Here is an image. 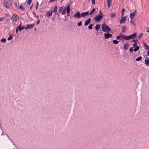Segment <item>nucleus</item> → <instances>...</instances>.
<instances>
[{
	"mask_svg": "<svg viewBox=\"0 0 149 149\" xmlns=\"http://www.w3.org/2000/svg\"><path fill=\"white\" fill-rule=\"evenodd\" d=\"M133 45L134 48L136 47L137 46V43L135 42L133 44Z\"/></svg>",
	"mask_w": 149,
	"mask_h": 149,
	"instance_id": "obj_36",
	"label": "nucleus"
},
{
	"mask_svg": "<svg viewBox=\"0 0 149 149\" xmlns=\"http://www.w3.org/2000/svg\"><path fill=\"white\" fill-rule=\"evenodd\" d=\"M6 40V39L5 38H2L1 40V42H5Z\"/></svg>",
	"mask_w": 149,
	"mask_h": 149,
	"instance_id": "obj_34",
	"label": "nucleus"
},
{
	"mask_svg": "<svg viewBox=\"0 0 149 149\" xmlns=\"http://www.w3.org/2000/svg\"><path fill=\"white\" fill-rule=\"evenodd\" d=\"M120 38H122L123 39L127 40V36H125L122 33L120 34Z\"/></svg>",
	"mask_w": 149,
	"mask_h": 149,
	"instance_id": "obj_18",
	"label": "nucleus"
},
{
	"mask_svg": "<svg viewBox=\"0 0 149 149\" xmlns=\"http://www.w3.org/2000/svg\"><path fill=\"white\" fill-rule=\"evenodd\" d=\"M139 49V46H137L134 49H133V51L134 52L137 51Z\"/></svg>",
	"mask_w": 149,
	"mask_h": 149,
	"instance_id": "obj_25",
	"label": "nucleus"
},
{
	"mask_svg": "<svg viewBox=\"0 0 149 149\" xmlns=\"http://www.w3.org/2000/svg\"><path fill=\"white\" fill-rule=\"evenodd\" d=\"M14 5V6H15V7L17 9L19 8H18V7L17 6V4L16 3H15Z\"/></svg>",
	"mask_w": 149,
	"mask_h": 149,
	"instance_id": "obj_41",
	"label": "nucleus"
},
{
	"mask_svg": "<svg viewBox=\"0 0 149 149\" xmlns=\"http://www.w3.org/2000/svg\"><path fill=\"white\" fill-rule=\"evenodd\" d=\"M7 136L8 137V139H9V137H8V136L7 135Z\"/></svg>",
	"mask_w": 149,
	"mask_h": 149,
	"instance_id": "obj_62",
	"label": "nucleus"
},
{
	"mask_svg": "<svg viewBox=\"0 0 149 149\" xmlns=\"http://www.w3.org/2000/svg\"><path fill=\"white\" fill-rule=\"evenodd\" d=\"M32 0H28L27 4L28 5H29L31 3Z\"/></svg>",
	"mask_w": 149,
	"mask_h": 149,
	"instance_id": "obj_38",
	"label": "nucleus"
},
{
	"mask_svg": "<svg viewBox=\"0 0 149 149\" xmlns=\"http://www.w3.org/2000/svg\"><path fill=\"white\" fill-rule=\"evenodd\" d=\"M12 38V36L10 35L7 38V39L8 40H10Z\"/></svg>",
	"mask_w": 149,
	"mask_h": 149,
	"instance_id": "obj_37",
	"label": "nucleus"
},
{
	"mask_svg": "<svg viewBox=\"0 0 149 149\" xmlns=\"http://www.w3.org/2000/svg\"><path fill=\"white\" fill-rule=\"evenodd\" d=\"M66 8H65L63 9L62 12L61 13L62 15H64L66 14L65 10H66Z\"/></svg>",
	"mask_w": 149,
	"mask_h": 149,
	"instance_id": "obj_27",
	"label": "nucleus"
},
{
	"mask_svg": "<svg viewBox=\"0 0 149 149\" xmlns=\"http://www.w3.org/2000/svg\"><path fill=\"white\" fill-rule=\"evenodd\" d=\"M58 10V8L57 7V6H55L54 8L53 9V12L55 13Z\"/></svg>",
	"mask_w": 149,
	"mask_h": 149,
	"instance_id": "obj_21",
	"label": "nucleus"
},
{
	"mask_svg": "<svg viewBox=\"0 0 149 149\" xmlns=\"http://www.w3.org/2000/svg\"><path fill=\"white\" fill-rule=\"evenodd\" d=\"M3 134V133H2L1 135Z\"/></svg>",
	"mask_w": 149,
	"mask_h": 149,
	"instance_id": "obj_63",
	"label": "nucleus"
},
{
	"mask_svg": "<svg viewBox=\"0 0 149 149\" xmlns=\"http://www.w3.org/2000/svg\"><path fill=\"white\" fill-rule=\"evenodd\" d=\"M22 5L23 4H22L20 5V7H19V8L21 10H25V8L24 7H22Z\"/></svg>",
	"mask_w": 149,
	"mask_h": 149,
	"instance_id": "obj_32",
	"label": "nucleus"
},
{
	"mask_svg": "<svg viewBox=\"0 0 149 149\" xmlns=\"http://www.w3.org/2000/svg\"><path fill=\"white\" fill-rule=\"evenodd\" d=\"M33 6V4H32V5L30 7V10H31L32 9Z\"/></svg>",
	"mask_w": 149,
	"mask_h": 149,
	"instance_id": "obj_53",
	"label": "nucleus"
},
{
	"mask_svg": "<svg viewBox=\"0 0 149 149\" xmlns=\"http://www.w3.org/2000/svg\"><path fill=\"white\" fill-rule=\"evenodd\" d=\"M126 29V26H123L122 28V32L124 33L125 32Z\"/></svg>",
	"mask_w": 149,
	"mask_h": 149,
	"instance_id": "obj_22",
	"label": "nucleus"
},
{
	"mask_svg": "<svg viewBox=\"0 0 149 149\" xmlns=\"http://www.w3.org/2000/svg\"><path fill=\"white\" fill-rule=\"evenodd\" d=\"M95 11V9L94 8H93L92 10L89 13L90 15L92 14Z\"/></svg>",
	"mask_w": 149,
	"mask_h": 149,
	"instance_id": "obj_31",
	"label": "nucleus"
},
{
	"mask_svg": "<svg viewBox=\"0 0 149 149\" xmlns=\"http://www.w3.org/2000/svg\"><path fill=\"white\" fill-rule=\"evenodd\" d=\"M103 17V16L102 15H97L93 18V19L97 21L98 22L100 21Z\"/></svg>",
	"mask_w": 149,
	"mask_h": 149,
	"instance_id": "obj_3",
	"label": "nucleus"
},
{
	"mask_svg": "<svg viewBox=\"0 0 149 149\" xmlns=\"http://www.w3.org/2000/svg\"><path fill=\"white\" fill-rule=\"evenodd\" d=\"M36 8L37 10V8L38 7V1H37L36 4Z\"/></svg>",
	"mask_w": 149,
	"mask_h": 149,
	"instance_id": "obj_42",
	"label": "nucleus"
},
{
	"mask_svg": "<svg viewBox=\"0 0 149 149\" xmlns=\"http://www.w3.org/2000/svg\"><path fill=\"white\" fill-rule=\"evenodd\" d=\"M135 15L134 12L131 13L130 14V16L131 19H132Z\"/></svg>",
	"mask_w": 149,
	"mask_h": 149,
	"instance_id": "obj_19",
	"label": "nucleus"
},
{
	"mask_svg": "<svg viewBox=\"0 0 149 149\" xmlns=\"http://www.w3.org/2000/svg\"><path fill=\"white\" fill-rule=\"evenodd\" d=\"M55 13L54 15H58L59 13H58V12H57V11L55 13Z\"/></svg>",
	"mask_w": 149,
	"mask_h": 149,
	"instance_id": "obj_50",
	"label": "nucleus"
},
{
	"mask_svg": "<svg viewBox=\"0 0 149 149\" xmlns=\"http://www.w3.org/2000/svg\"><path fill=\"white\" fill-rule=\"evenodd\" d=\"M112 35L111 34L108 33H104V38L106 39H108L109 38H111Z\"/></svg>",
	"mask_w": 149,
	"mask_h": 149,
	"instance_id": "obj_5",
	"label": "nucleus"
},
{
	"mask_svg": "<svg viewBox=\"0 0 149 149\" xmlns=\"http://www.w3.org/2000/svg\"><path fill=\"white\" fill-rule=\"evenodd\" d=\"M120 38V35L116 37L117 39H119Z\"/></svg>",
	"mask_w": 149,
	"mask_h": 149,
	"instance_id": "obj_46",
	"label": "nucleus"
},
{
	"mask_svg": "<svg viewBox=\"0 0 149 149\" xmlns=\"http://www.w3.org/2000/svg\"><path fill=\"white\" fill-rule=\"evenodd\" d=\"M100 25L98 24H97L95 27V29L96 30L98 31L99 30V29H100Z\"/></svg>",
	"mask_w": 149,
	"mask_h": 149,
	"instance_id": "obj_23",
	"label": "nucleus"
},
{
	"mask_svg": "<svg viewBox=\"0 0 149 149\" xmlns=\"http://www.w3.org/2000/svg\"><path fill=\"white\" fill-rule=\"evenodd\" d=\"M131 23H132L134 24V22H132L131 21V20L130 22Z\"/></svg>",
	"mask_w": 149,
	"mask_h": 149,
	"instance_id": "obj_60",
	"label": "nucleus"
},
{
	"mask_svg": "<svg viewBox=\"0 0 149 149\" xmlns=\"http://www.w3.org/2000/svg\"><path fill=\"white\" fill-rule=\"evenodd\" d=\"M113 43L115 44H117L118 43L119 41L116 40H113Z\"/></svg>",
	"mask_w": 149,
	"mask_h": 149,
	"instance_id": "obj_26",
	"label": "nucleus"
},
{
	"mask_svg": "<svg viewBox=\"0 0 149 149\" xmlns=\"http://www.w3.org/2000/svg\"><path fill=\"white\" fill-rule=\"evenodd\" d=\"M12 17L13 20L15 22H16L19 19V16L15 14H13Z\"/></svg>",
	"mask_w": 149,
	"mask_h": 149,
	"instance_id": "obj_6",
	"label": "nucleus"
},
{
	"mask_svg": "<svg viewBox=\"0 0 149 149\" xmlns=\"http://www.w3.org/2000/svg\"><path fill=\"white\" fill-rule=\"evenodd\" d=\"M107 6L109 8H110L111 6V0H107Z\"/></svg>",
	"mask_w": 149,
	"mask_h": 149,
	"instance_id": "obj_16",
	"label": "nucleus"
},
{
	"mask_svg": "<svg viewBox=\"0 0 149 149\" xmlns=\"http://www.w3.org/2000/svg\"><path fill=\"white\" fill-rule=\"evenodd\" d=\"M53 10H51L50 11H48L46 13L45 15V17H49L52 16V14Z\"/></svg>",
	"mask_w": 149,
	"mask_h": 149,
	"instance_id": "obj_8",
	"label": "nucleus"
},
{
	"mask_svg": "<svg viewBox=\"0 0 149 149\" xmlns=\"http://www.w3.org/2000/svg\"><path fill=\"white\" fill-rule=\"evenodd\" d=\"M63 9V7H60L59 9L58 10V12L59 14L61 13Z\"/></svg>",
	"mask_w": 149,
	"mask_h": 149,
	"instance_id": "obj_24",
	"label": "nucleus"
},
{
	"mask_svg": "<svg viewBox=\"0 0 149 149\" xmlns=\"http://www.w3.org/2000/svg\"><path fill=\"white\" fill-rule=\"evenodd\" d=\"M12 4V1L11 0H4L3 4L6 8L8 9L10 8Z\"/></svg>",
	"mask_w": 149,
	"mask_h": 149,
	"instance_id": "obj_1",
	"label": "nucleus"
},
{
	"mask_svg": "<svg viewBox=\"0 0 149 149\" xmlns=\"http://www.w3.org/2000/svg\"><path fill=\"white\" fill-rule=\"evenodd\" d=\"M91 21V19L90 18H88L87 20H86L84 23V25L85 26L88 25L90 22Z\"/></svg>",
	"mask_w": 149,
	"mask_h": 149,
	"instance_id": "obj_12",
	"label": "nucleus"
},
{
	"mask_svg": "<svg viewBox=\"0 0 149 149\" xmlns=\"http://www.w3.org/2000/svg\"><path fill=\"white\" fill-rule=\"evenodd\" d=\"M14 149H18L17 148H14Z\"/></svg>",
	"mask_w": 149,
	"mask_h": 149,
	"instance_id": "obj_61",
	"label": "nucleus"
},
{
	"mask_svg": "<svg viewBox=\"0 0 149 149\" xmlns=\"http://www.w3.org/2000/svg\"><path fill=\"white\" fill-rule=\"evenodd\" d=\"M73 17L77 18H80L81 17V13L79 12H77L74 15Z\"/></svg>",
	"mask_w": 149,
	"mask_h": 149,
	"instance_id": "obj_7",
	"label": "nucleus"
},
{
	"mask_svg": "<svg viewBox=\"0 0 149 149\" xmlns=\"http://www.w3.org/2000/svg\"><path fill=\"white\" fill-rule=\"evenodd\" d=\"M133 51V48L132 47H131L129 49V51L130 52H132Z\"/></svg>",
	"mask_w": 149,
	"mask_h": 149,
	"instance_id": "obj_40",
	"label": "nucleus"
},
{
	"mask_svg": "<svg viewBox=\"0 0 149 149\" xmlns=\"http://www.w3.org/2000/svg\"><path fill=\"white\" fill-rule=\"evenodd\" d=\"M147 32L149 33V27H148V29L147 31Z\"/></svg>",
	"mask_w": 149,
	"mask_h": 149,
	"instance_id": "obj_57",
	"label": "nucleus"
},
{
	"mask_svg": "<svg viewBox=\"0 0 149 149\" xmlns=\"http://www.w3.org/2000/svg\"><path fill=\"white\" fill-rule=\"evenodd\" d=\"M64 17H65V19H64V20L65 21H66V20H67V17H66V16H65Z\"/></svg>",
	"mask_w": 149,
	"mask_h": 149,
	"instance_id": "obj_54",
	"label": "nucleus"
},
{
	"mask_svg": "<svg viewBox=\"0 0 149 149\" xmlns=\"http://www.w3.org/2000/svg\"><path fill=\"white\" fill-rule=\"evenodd\" d=\"M125 11V9L124 8H123L122 9V12L124 13V11Z\"/></svg>",
	"mask_w": 149,
	"mask_h": 149,
	"instance_id": "obj_52",
	"label": "nucleus"
},
{
	"mask_svg": "<svg viewBox=\"0 0 149 149\" xmlns=\"http://www.w3.org/2000/svg\"><path fill=\"white\" fill-rule=\"evenodd\" d=\"M39 22H40V20H38V22H37V24H38L39 23Z\"/></svg>",
	"mask_w": 149,
	"mask_h": 149,
	"instance_id": "obj_56",
	"label": "nucleus"
},
{
	"mask_svg": "<svg viewBox=\"0 0 149 149\" xmlns=\"http://www.w3.org/2000/svg\"><path fill=\"white\" fill-rule=\"evenodd\" d=\"M18 27H17L16 28V33H17L18 32V30H19V29H18Z\"/></svg>",
	"mask_w": 149,
	"mask_h": 149,
	"instance_id": "obj_44",
	"label": "nucleus"
},
{
	"mask_svg": "<svg viewBox=\"0 0 149 149\" xmlns=\"http://www.w3.org/2000/svg\"><path fill=\"white\" fill-rule=\"evenodd\" d=\"M136 32L134 33L132 35L129 36H127V40L130 39H133L135 38L136 36Z\"/></svg>",
	"mask_w": 149,
	"mask_h": 149,
	"instance_id": "obj_4",
	"label": "nucleus"
},
{
	"mask_svg": "<svg viewBox=\"0 0 149 149\" xmlns=\"http://www.w3.org/2000/svg\"><path fill=\"white\" fill-rule=\"evenodd\" d=\"M65 8L67 13V14L69 13H70V5H68V6H67Z\"/></svg>",
	"mask_w": 149,
	"mask_h": 149,
	"instance_id": "obj_13",
	"label": "nucleus"
},
{
	"mask_svg": "<svg viewBox=\"0 0 149 149\" xmlns=\"http://www.w3.org/2000/svg\"><path fill=\"white\" fill-rule=\"evenodd\" d=\"M22 24V22H21L19 26L17 27H21Z\"/></svg>",
	"mask_w": 149,
	"mask_h": 149,
	"instance_id": "obj_47",
	"label": "nucleus"
},
{
	"mask_svg": "<svg viewBox=\"0 0 149 149\" xmlns=\"http://www.w3.org/2000/svg\"><path fill=\"white\" fill-rule=\"evenodd\" d=\"M98 15H102V16H103V14H102V11L100 10L99 11V14Z\"/></svg>",
	"mask_w": 149,
	"mask_h": 149,
	"instance_id": "obj_43",
	"label": "nucleus"
},
{
	"mask_svg": "<svg viewBox=\"0 0 149 149\" xmlns=\"http://www.w3.org/2000/svg\"><path fill=\"white\" fill-rule=\"evenodd\" d=\"M137 41V40H132L131 41V42H136Z\"/></svg>",
	"mask_w": 149,
	"mask_h": 149,
	"instance_id": "obj_51",
	"label": "nucleus"
},
{
	"mask_svg": "<svg viewBox=\"0 0 149 149\" xmlns=\"http://www.w3.org/2000/svg\"><path fill=\"white\" fill-rule=\"evenodd\" d=\"M89 14V13L88 11H87L85 12L82 13H81V17H84L87 16H88Z\"/></svg>",
	"mask_w": 149,
	"mask_h": 149,
	"instance_id": "obj_9",
	"label": "nucleus"
},
{
	"mask_svg": "<svg viewBox=\"0 0 149 149\" xmlns=\"http://www.w3.org/2000/svg\"><path fill=\"white\" fill-rule=\"evenodd\" d=\"M70 15V14H68L67 15V16H69Z\"/></svg>",
	"mask_w": 149,
	"mask_h": 149,
	"instance_id": "obj_59",
	"label": "nucleus"
},
{
	"mask_svg": "<svg viewBox=\"0 0 149 149\" xmlns=\"http://www.w3.org/2000/svg\"><path fill=\"white\" fill-rule=\"evenodd\" d=\"M92 3L93 4H95V0H92Z\"/></svg>",
	"mask_w": 149,
	"mask_h": 149,
	"instance_id": "obj_48",
	"label": "nucleus"
},
{
	"mask_svg": "<svg viewBox=\"0 0 149 149\" xmlns=\"http://www.w3.org/2000/svg\"><path fill=\"white\" fill-rule=\"evenodd\" d=\"M126 16H125L123 17H121V19L120 21V23L121 24L123 23H125V22Z\"/></svg>",
	"mask_w": 149,
	"mask_h": 149,
	"instance_id": "obj_10",
	"label": "nucleus"
},
{
	"mask_svg": "<svg viewBox=\"0 0 149 149\" xmlns=\"http://www.w3.org/2000/svg\"><path fill=\"white\" fill-rule=\"evenodd\" d=\"M102 29L103 31L106 33H108L111 31L110 28L105 24H102Z\"/></svg>",
	"mask_w": 149,
	"mask_h": 149,
	"instance_id": "obj_2",
	"label": "nucleus"
},
{
	"mask_svg": "<svg viewBox=\"0 0 149 149\" xmlns=\"http://www.w3.org/2000/svg\"><path fill=\"white\" fill-rule=\"evenodd\" d=\"M129 46V44L127 43H126L124 45L123 48L125 50H127L128 49V47Z\"/></svg>",
	"mask_w": 149,
	"mask_h": 149,
	"instance_id": "obj_14",
	"label": "nucleus"
},
{
	"mask_svg": "<svg viewBox=\"0 0 149 149\" xmlns=\"http://www.w3.org/2000/svg\"><path fill=\"white\" fill-rule=\"evenodd\" d=\"M55 1V0H50V2L52 1L53 2Z\"/></svg>",
	"mask_w": 149,
	"mask_h": 149,
	"instance_id": "obj_58",
	"label": "nucleus"
},
{
	"mask_svg": "<svg viewBox=\"0 0 149 149\" xmlns=\"http://www.w3.org/2000/svg\"><path fill=\"white\" fill-rule=\"evenodd\" d=\"M143 35V34L142 33H140L138 36V38L139 39L141 38L142 36Z\"/></svg>",
	"mask_w": 149,
	"mask_h": 149,
	"instance_id": "obj_28",
	"label": "nucleus"
},
{
	"mask_svg": "<svg viewBox=\"0 0 149 149\" xmlns=\"http://www.w3.org/2000/svg\"><path fill=\"white\" fill-rule=\"evenodd\" d=\"M25 27H24V26H23V27H18V29H19V31H21L22 29H25Z\"/></svg>",
	"mask_w": 149,
	"mask_h": 149,
	"instance_id": "obj_33",
	"label": "nucleus"
},
{
	"mask_svg": "<svg viewBox=\"0 0 149 149\" xmlns=\"http://www.w3.org/2000/svg\"><path fill=\"white\" fill-rule=\"evenodd\" d=\"M142 58L141 56H140L136 59V61H140Z\"/></svg>",
	"mask_w": 149,
	"mask_h": 149,
	"instance_id": "obj_29",
	"label": "nucleus"
},
{
	"mask_svg": "<svg viewBox=\"0 0 149 149\" xmlns=\"http://www.w3.org/2000/svg\"><path fill=\"white\" fill-rule=\"evenodd\" d=\"M124 15V13L121 12V17H123V16Z\"/></svg>",
	"mask_w": 149,
	"mask_h": 149,
	"instance_id": "obj_49",
	"label": "nucleus"
},
{
	"mask_svg": "<svg viewBox=\"0 0 149 149\" xmlns=\"http://www.w3.org/2000/svg\"><path fill=\"white\" fill-rule=\"evenodd\" d=\"M82 22L81 21H80L79 22L77 23V25L79 26H80L82 25Z\"/></svg>",
	"mask_w": 149,
	"mask_h": 149,
	"instance_id": "obj_35",
	"label": "nucleus"
},
{
	"mask_svg": "<svg viewBox=\"0 0 149 149\" xmlns=\"http://www.w3.org/2000/svg\"><path fill=\"white\" fill-rule=\"evenodd\" d=\"M5 17H2L0 18V21H3L4 20Z\"/></svg>",
	"mask_w": 149,
	"mask_h": 149,
	"instance_id": "obj_39",
	"label": "nucleus"
},
{
	"mask_svg": "<svg viewBox=\"0 0 149 149\" xmlns=\"http://www.w3.org/2000/svg\"><path fill=\"white\" fill-rule=\"evenodd\" d=\"M94 26V24H91L90 25L88 26V28L89 29H92V26Z\"/></svg>",
	"mask_w": 149,
	"mask_h": 149,
	"instance_id": "obj_30",
	"label": "nucleus"
},
{
	"mask_svg": "<svg viewBox=\"0 0 149 149\" xmlns=\"http://www.w3.org/2000/svg\"><path fill=\"white\" fill-rule=\"evenodd\" d=\"M33 26L34 24H28L25 27V29L26 30H28L29 29H31L33 28Z\"/></svg>",
	"mask_w": 149,
	"mask_h": 149,
	"instance_id": "obj_11",
	"label": "nucleus"
},
{
	"mask_svg": "<svg viewBox=\"0 0 149 149\" xmlns=\"http://www.w3.org/2000/svg\"><path fill=\"white\" fill-rule=\"evenodd\" d=\"M109 16L113 18L116 17V15L115 13H111L109 14Z\"/></svg>",
	"mask_w": 149,
	"mask_h": 149,
	"instance_id": "obj_20",
	"label": "nucleus"
},
{
	"mask_svg": "<svg viewBox=\"0 0 149 149\" xmlns=\"http://www.w3.org/2000/svg\"><path fill=\"white\" fill-rule=\"evenodd\" d=\"M33 15L36 17H38V16H37L36 15V14H35V13L34 12H33Z\"/></svg>",
	"mask_w": 149,
	"mask_h": 149,
	"instance_id": "obj_45",
	"label": "nucleus"
},
{
	"mask_svg": "<svg viewBox=\"0 0 149 149\" xmlns=\"http://www.w3.org/2000/svg\"><path fill=\"white\" fill-rule=\"evenodd\" d=\"M145 63L146 65H149V58L148 57H146L145 60Z\"/></svg>",
	"mask_w": 149,
	"mask_h": 149,
	"instance_id": "obj_15",
	"label": "nucleus"
},
{
	"mask_svg": "<svg viewBox=\"0 0 149 149\" xmlns=\"http://www.w3.org/2000/svg\"><path fill=\"white\" fill-rule=\"evenodd\" d=\"M143 45L145 47L146 50L149 49V46L146 43L144 42H143Z\"/></svg>",
	"mask_w": 149,
	"mask_h": 149,
	"instance_id": "obj_17",
	"label": "nucleus"
},
{
	"mask_svg": "<svg viewBox=\"0 0 149 149\" xmlns=\"http://www.w3.org/2000/svg\"><path fill=\"white\" fill-rule=\"evenodd\" d=\"M147 55L148 56H149V49H148V52H147Z\"/></svg>",
	"mask_w": 149,
	"mask_h": 149,
	"instance_id": "obj_55",
	"label": "nucleus"
}]
</instances>
